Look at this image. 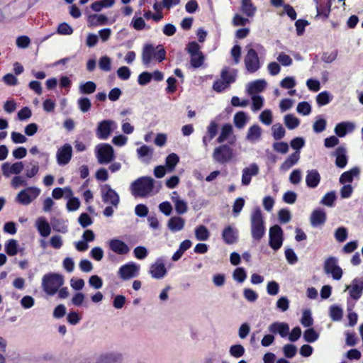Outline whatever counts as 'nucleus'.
Masks as SVG:
<instances>
[{
    "mask_svg": "<svg viewBox=\"0 0 363 363\" xmlns=\"http://www.w3.org/2000/svg\"><path fill=\"white\" fill-rule=\"evenodd\" d=\"M63 284V277L57 274H45L42 279L43 289L48 295H54Z\"/></svg>",
    "mask_w": 363,
    "mask_h": 363,
    "instance_id": "7ed1b4c3",
    "label": "nucleus"
},
{
    "mask_svg": "<svg viewBox=\"0 0 363 363\" xmlns=\"http://www.w3.org/2000/svg\"><path fill=\"white\" fill-rule=\"evenodd\" d=\"M116 128V121L110 119L103 120L97 124L96 135L100 140H106Z\"/></svg>",
    "mask_w": 363,
    "mask_h": 363,
    "instance_id": "6e6552de",
    "label": "nucleus"
},
{
    "mask_svg": "<svg viewBox=\"0 0 363 363\" xmlns=\"http://www.w3.org/2000/svg\"><path fill=\"white\" fill-rule=\"evenodd\" d=\"M66 199L67 200L66 208L68 211H76L79 208L81 202L77 197L74 196L72 190L71 191V195H68Z\"/></svg>",
    "mask_w": 363,
    "mask_h": 363,
    "instance_id": "c9c22d12",
    "label": "nucleus"
},
{
    "mask_svg": "<svg viewBox=\"0 0 363 363\" xmlns=\"http://www.w3.org/2000/svg\"><path fill=\"white\" fill-rule=\"evenodd\" d=\"M245 351L244 347L241 345H233L229 350L230 354L235 358L241 357L244 354Z\"/></svg>",
    "mask_w": 363,
    "mask_h": 363,
    "instance_id": "4d7b16f0",
    "label": "nucleus"
},
{
    "mask_svg": "<svg viewBox=\"0 0 363 363\" xmlns=\"http://www.w3.org/2000/svg\"><path fill=\"white\" fill-rule=\"evenodd\" d=\"M223 238L226 243L232 244L237 240L238 232L236 229L228 226L223 230Z\"/></svg>",
    "mask_w": 363,
    "mask_h": 363,
    "instance_id": "e433bc0d",
    "label": "nucleus"
},
{
    "mask_svg": "<svg viewBox=\"0 0 363 363\" xmlns=\"http://www.w3.org/2000/svg\"><path fill=\"white\" fill-rule=\"evenodd\" d=\"M326 127V121L321 117H318L313 125V129L315 133L323 132Z\"/></svg>",
    "mask_w": 363,
    "mask_h": 363,
    "instance_id": "774afa93",
    "label": "nucleus"
},
{
    "mask_svg": "<svg viewBox=\"0 0 363 363\" xmlns=\"http://www.w3.org/2000/svg\"><path fill=\"white\" fill-rule=\"evenodd\" d=\"M165 58V50L162 46L155 48L150 44L145 45L142 52V61L145 66H149L154 60L162 62Z\"/></svg>",
    "mask_w": 363,
    "mask_h": 363,
    "instance_id": "f257e3e1",
    "label": "nucleus"
},
{
    "mask_svg": "<svg viewBox=\"0 0 363 363\" xmlns=\"http://www.w3.org/2000/svg\"><path fill=\"white\" fill-rule=\"evenodd\" d=\"M185 225V220L180 216H172L167 222V228L173 233L181 231Z\"/></svg>",
    "mask_w": 363,
    "mask_h": 363,
    "instance_id": "393cba45",
    "label": "nucleus"
},
{
    "mask_svg": "<svg viewBox=\"0 0 363 363\" xmlns=\"http://www.w3.org/2000/svg\"><path fill=\"white\" fill-rule=\"evenodd\" d=\"M300 158L299 152H296L290 155L287 159L281 164L280 169L285 172L289 170L292 166L296 164Z\"/></svg>",
    "mask_w": 363,
    "mask_h": 363,
    "instance_id": "f704fd0d",
    "label": "nucleus"
},
{
    "mask_svg": "<svg viewBox=\"0 0 363 363\" xmlns=\"http://www.w3.org/2000/svg\"><path fill=\"white\" fill-rule=\"evenodd\" d=\"M259 173V167L256 163H251L242 169L241 184L243 186H248L253 177Z\"/></svg>",
    "mask_w": 363,
    "mask_h": 363,
    "instance_id": "2eb2a0df",
    "label": "nucleus"
},
{
    "mask_svg": "<svg viewBox=\"0 0 363 363\" xmlns=\"http://www.w3.org/2000/svg\"><path fill=\"white\" fill-rule=\"evenodd\" d=\"M40 193L41 190L38 187H28L17 194L16 201L21 205L28 206L35 200Z\"/></svg>",
    "mask_w": 363,
    "mask_h": 363,
    "instance_id": "0eeeda50",
    "label": "nucleus"
},
{
    "mask_svg": "<svg viewBox=\"0 0 363 363\" xmlns=\"http://www.w3.org/2000/svg\"><path fill=\"white\" fill-rule=\"evenodd\" d=\"M311 223L313 227L323 225L326 220L325 212L322 210H315L310 218Z\"/></svg>",
    "mask_w": 363,
    "mask_h": 363,
    "instance_id": "c756f323",
    "label": "nucleus"
},
{
    "mask_svg": "<svg viewBox=\"0 0 363 363\" xmlns=\"http://www.w3.org/2000/svg\"><path fill=\"white\" fill-rule=\"evenodd\" d=\"M360 169L357 167H352L348 171L343 172L339 179L340 183L345 184L347 183H351L354 179L357 178L359 176Z\"/></svg>",
    "mask_w": 363,
    "mask_h": 363,
    "instance_id": "a878e982",
    "label": "nucleus"
},
{
    "mask_svg": "<svg viewBox=\"0 0 363 363\" xmlns=\"http://www.w3.org/2000/svg\"><path fill=\"white\" fill-rule=\"evenodd\" d=\"M319 338V334L312 328L306 330L303 333V339L307 342H314Z\"/></svg>",
    "mask_w": 363,
    "mask_h": 363,
    "instance_id": "8fccbe9b",
    "label": "nucleus"
},
{
    "mask_svg": "<svg viewBox=\"0 0 363 363\" xmlns=\"http://www.w3.org/2000/svg\"><path fill=\"white\" fill-rule=\"evenodd\" d=\"M320 180V176L317 170L313 169L307 172V175L306 177V183L308 187H316L318 185Z\"/></svg>",
    "mask_w": 363,
    "mask_h": 363,
    "instance_id": "2f4dec72",
    "label": "nucleus"
},
{
    "mask_svg": "<svg viewBox=\"0 0 363 363\" xmlns=\"http://www.w3.org/2000/svg\"><path fill=\"white\" fill-rule=\"evenodd\" d=\"M149 274L155 279H162L167 275V269L161 258L157 259L155 262L150 264Z\"/></svg>",
    "mask_w": 363,
    "mask_h": 363,
    "instance_id": "4468645a",
    "label": "nucleus"
},
{
    "mask_svg": "<svg viewBox=\"0 0 363 363\" xmlns=\"http://www.w3.org/2000/svg\"><path fill=\"white\" fill-rule=\"evenodd\" d=\"M116 0H99L93 2L90 7L93 11L99 12L105 8H111L115 4Z\"/></svg>",
    "mask_w": 363,
    "mask_h": 363,
    "instance_id": "72a5a7b5",
    "label": "nucleus"
},
{
    "mask_svg": "<svg viewBox=\"0 0 363 363\" xmlns=\"http://www.w3.org/2000/svg\"><path fill=\"white\" fill-rule=\"evenodd\" d=\"M284 123L289 130H294L300 125V120L293 114H286L284 117Z\"/></svg>",
    "mask_w": 363,
    "mask_h": 363,
    "instance_id": "a19ab883",
    "label": "nucleus"
},
{
    "mask_svg": "<svg viewBox=\"0 0 363 363\" xmlns=\"http://www.w3.org/2000/svg\"><path fill=\"white\" fill-rule=\"evenodd\" d=\"M5 252L9 256H14L18 252V243L14 239L9 240L4 245Z\"/></svg>",
    "mask_w": 363,
    "mask_h": 363,
    "instance_id": "ea45409f",
    "label": "nucleus"
},
{
    "mask_svg": "<svg viewBox=\"0 0 363 363\" xmlns=\"http://www.w3.org/2000/svg\"><path fill=\"white\" fill-rule=\"evenodd\" d=\"M89 26H104L108 24V18L104 14H90L87 16Z\"/></svg>",
    "mask_w": 363,
    "mask_h": 363,
    "instance_id": "cd10ccee",
    "label": "nucleus"
},
{
    "mask_svg": "<svg viewBox=\"0 0 363 363\" xmlns=\"http://www.w3.org/2000/svg\"><path fill=\"white\" fill-rule=\"evenodd\" d=\"M301 323L304 327H310L313 323L311 311L309 309H306L303 311L301 318Z\"/></svg>",
    "mask_w": 363,
    "mask_h": 363,
    "instance_id": "09e8293b",
    "label": "nucleus"
},
{
    "mask_svg": "<svg viewBox=\"0 0 363 363\" xmlns=\"http://www.w3.org/2000/svg\"><path fill=\"white\" fill-rule=\"evenodd\" d=\"M337 55L338 51L337 50H328L323 54L321 59L325 63H332L337 59Z\"/></svg>",
    "mask_w": 363,
    "mask_h": 363,
    "instance_id": "6e6d98bb",
    "label": "nucleus"
},
{
    "mask_svg": "<svg viewBox=\"0 0 363 363\" xmlns=\"http://www.w3.org/2000/svg\"><path fill=\"white\" fill-rule=\"evenodd\" d=\"M241 9L247 16L252 17L254 16L256 8L252 5L250 0H242Z\"/></svg>",
    "mask_w": 363,
    "mask_h": 363,
    "instance_id": "de8ad7c7",
    "label": "nucleus"
},
{
    "mask_svg": "<svg viewBox=\"0 0 363 363\" xmlns=\"http://www.w3.org/2000/svg\"><path fill=\"white\" fill-rule=\"evenodd\" d=\"M311 106L306 101L298 103L296 107V111L303 116H308L311 112Z\"/></svg>",
    "mask_w": 363,
    "mask_h": 363,
    "instance_id": "5fc2aeb1",
    "label": "nucleus"
},
{
    "mask_svg": "<svg viewBox=\"0 0 363 363\" xmlns=\"http://www.w3.org/2000/svg\"><path fill=\"white\" fill-rule=\"evenodd\" d=\"M204 61V56L201 53L191 55V65L194 68L200 67Z\"/></svg>",
    "mask_w": 363,
    "mask_h": 363,
    "instance_id": "e2e57ef3",
    "label": "nucleus"
},
{
    "mask_svg": "<svg viewBox=\"0 0 363 363\" xmlns=\"http://www.w3.org/2000/svg\"><path fill=\"white\" fill-rule=\"evenodd\" d=\"M35 227L40 235L43 238L48 237L51 233V227L44 217H40L36 220Z\"/></svg>",
    "mask_w": 363,
    "mask_h": 363,
    "instance_id": "bb28decb",
    "label": "nucleus"
},
{
    "mask_svg": "<svg viewBox=\"0 0 363 363\" xmlns=\"http://www.w3.org/2000/svg\"><path fill=\"white\" fill-rule=\"evenodd\" d=\"M333 155L335 157V165L341 169L345 167L347 164L346 148L342 146L338 147L333 152Z\"/></svg>",
    "mask_w": 363,
    "mask_h": 363,
    "instance_id": "b1692460",
    "label": "nucleus"
},
{
    "mask_svg": "<svg viewBox=\"0 0 363 363\" xmlns=\"http://www.w3.org/2000/svg\"><path fill=\"white\" fill-rule=\"evenodd\" d=\"M101 197L105 203L112 205L115 208L118 206L120 199L118 194L110 185L104 184L101 187Z\"/></svg>",
    "mask_w": 363,
    "mask_h": 363,
    "instance_id": "f8f14e48",
    "label": "nucleus"
},
{
    "mask_svg": "<svg viewBox=\"0 0 363 363\" xmlns=\"http://www.w3.org/2000/svg\"><path fill=\"white\" fill-rule=\"evenodd\" d=\"M140 266L135 262H128L121 266L118 274L123 280H129L138 276Z\"/></svg>",
    "mask_w": 363,
    "mask_h": 363,
    "instance_id": "9d476101",
    "label": "nucleus"
},
{
    "mask_svg": "<svg viewBox=\"0 0 363 363\" xmlns=\"http://www.w3.org/2000/svg\"><path fill=\"white\" fill-rule=\"evenodd\" d=\"M108 247L114 253L120 255H126L129 252L128 245L118 238H113L108 241Z\"/></svg>",
    "mask_w": 363,
    "mask_h": 363,
    "instance_id": "aec40b11",
    "label": "nucleus"
},
{
    "mask_svg": "<svg viewBox=\"0 0 363 363\" xmlns=\"http://www.w3.org/2000/svg\"><path fill=\"white\" fill-rule=\"evenodd\" d=\"M332 95L327 91H322L316 96V102L319 106L328 104L332 100Z\"/></svg>",
    "mask_w": 363,
    "mask_h": 363,
    "instance_id": "a18cd8bd",
    "label": "nucleus"
},
{
    "mask_svg": "<svg viewBox=\"0 0 363 363\" xmlns=\"http://www.w3.org/2000/svg\"><path fill=\"white\" fill-rule=\"evenodd\" d=\"M297 352V348L292 344H286L283 347V353L287 358L294 357Z\"/></svg>",
    "mask_w": 363,
    "mask_h": 363,
    "instance_id": "338daca9",
    "label": "nucleus"
},
{
    "mask_svg": "<svg viewBox=\"0 0 363 363\" xmlns=\"http://www.w3.org/2000/svg\"><path fill=\"white\" fill-rule=\"evenodd\" d=\"M24 165L22 162L14 163L4 162L1 164L3 174L6 177H9L12 174H18L23 169Z\"/></svg>",
    "mask_w": 363,
    "mask_h": 363,
    "instance_id": "a211bd4d",
    "label": "nucleus"
},
{
    "mask_svg": "<svg viewBox=\"0 0 363 363\" xmlns=\"http://www.w3.org/2000/svg\"><path fill=\"white\" fill-rule=\"evenodd\" d=\"M77 104L79 110L86 113L91 108V104L90 100L87 97H81L77 100Z\"/></svg>",
    "mask_w": 363,
    "mask_h": 363,
    "instance_id": "bf43d9fd",
    "label": "nucleus"
},
{
    "mask_svg": "<svg viewBox=\"0 0 363 363\" xmlns=\"http://www.w3.org/2000/svg\"><path fill=\"white\" fill-rule=\"evenodd\" d=\"M153 179L143 177L134 181L130 185V191L134 196L144 197L150 194L153 189Z\"/></svg>",
    "mask_w": 363,
    "mask_h": 363,
    "instance_id": "f03ea898",
    "label": "nucleus"
},
{
    "mask_svg": "<svg viewBox=\"0 0 363 363\" xmlns=\"http://www.w3.org/2000/svg\"><path fill=\"white\" fill-rule=\"evenodd\" d=\"M96 89V85L94 82L89 81L81 83L79 86V91L81 94H91Z\"/></svg>",
    "mask_w": 363,
    "mask_h": 363,
    "instance_id": "37998d69",
    "label": "nucleus"
},
{
    "mask_svg": "<svg viewBox=\"0 0 363 363\" xmlns=\"http://www.w3.org/2000/svg\"><path fill=\"white\" fill-rule=\"evenodd\" d=\"M251 231L254 239H261L265 233L264 220L260 209L256 208L251 215Z\"/></svg>",
    "mask_w": 363,
    "mask_h": 363,
    "instance_id": "20e7f679",
    "label": "nucleus"
},
{
    "mask_svg": "<svg viewBox=\"0 0 363 363\" xmlns=\"http://www.w3.org/2000/svg\"><path fill=\"white\" fill-rule=\"evenodd\" d=\"M228 74V70H223L221 73V79L216 81L213 84V88L215 91L220 92L228 87L230 84L235 81V75L229 74V79H227Z\"/></svg>",
    "mask_w": 363,
    "mask_h": 363,
    "instance_id": "6ab92c4d",
    "label": "nucleus"
},
{
    "mask_svg": "<svg viewBox=\"0 0 363 363\" xmlns=\"http://www.w3.org/2000/svg\"><path fill=\"white\" fill-rule=\"evenodd\" d=\"M95 155L99 164H108L115 158L113 147L108 143H101L95 147Z\"/></svg>",
    "mask_w": 363,
    "mask_h": 363,
    "instance_id": "39448f33",
    "label": "nucleus"
},
{
    "mask_svg": "<svg viewBox=\"0 0 363 363\" xmlns=\"http://www.w3.org/2000/svg\"><path fill=\"white\" fill-rule=\"evenodd\" d=\"M170 199L174 203L176 212L179 215H182L187 212V202L183 199L177 191L172 192L170 194Z\"/></svg>",
    "mask_w": 363,
    "mask_h": 363,
    "instance_id": "412c9836",
    "label": "nucleus"
},
{
    "mask_svg": "<svg viewBox=\"0 0 363 363\" xmlns=\"http://www.w3.org/2000/svg\"><path fill=\"white\" fill-rule=\"evenodd\" d=\"M355 124L351 121H344L337 123L334 129L335 133L340 138L345 137L347 133L353 132Z\"/></svg>",
    "mask_w": 363,
    "mask_h": 363,
    "instance_id": "4be33fe9",
    "label": "nucleus"
},
{
    "mask_svg": "<svg viewBox=\"0 0 363 363\" xmlns=\"http://www.w3.org/2000/svg\"><path fill=\"white\" fill-rule=\"evenodd\" d=\"M233 279L238 283H243L247 278V273L244 268L238 267L233 272Z\"/></svg>",
    "mask_w": 363,
    "mask_h": 363,
    "instance_id": "3c124183",
    "label": "nucleus"
},
{
    "mask_svg": "<svg viewBox=\"0 0 363 363\" xmlns=\"http://www.w3.org/2000/svg\"><path fill=\"white\" fill-rule=\"evenodd\" d=\"M179 162V156L175 153L169 154L165 159V167L168 172H172Z\"/></svg>",
    "mask_w": 363,
    "mask_h": 363,
    "instance_id": "58836bf2",
    "label": "nucleus"
},
{
    "mask_svg": "<svg viewBox=\"0 0 363 363\" xmlns=\"http://www.w3.org/2000/svg\"><path fill=\"white\" fill-rule=\"evenodd\" d=\"M133 28L137 30H141L146 28V23L142 17L134 16L130 23Z\"/></svg>",
    "mask_w": 363,
    "mask_h": 363,
    "instance_id": "680f3d73",
    "label": "nucleus"
},
{
    "mask_svg": "<svg viewBox=\"0 0 363 363\" xmlns=\"http://www.w3.org/2000/svg\"><path fill=\"white\" fill-rule=\"evenodd\" d=\"M262 128L258 125L250 126L246 135V140L250 143H255L261 140Z\"/></svg>",
    "mask_w": 363,
    "mask_h": 363,
    "instance_id": "c85d7f7f",
    "label": "nucleus"
},
{
    "mask_svg": "<svg viewBox=\"0 0 363 363\" xmlns=\"http://www.w3.org/2000/svg\"><path fill=\"white\" fill-rule=\"evenodd\" d=\"M117 76L122 80H128L131 75V71L129 67L122 66L117 69Z\"/></svg>",
    "mask_w": 363,
    "mask_h": 363,
    "instance_id": "0e129e2a",
    "label": "nucleus"
},
{
    "mask_svg": "<svg viewBox=\"0 0 363 363\" xmlns=\"http://www.w3.org/2000/svg\"><path fill=\"white\" fill-rule=\"evenodd\" d=\"M71 191L72 189L68 186L65 188L57 187L53 189L52 191V196L55 199H60L63 196L66 199L68 195H71Z\"/></svg>",
    "mask_w": 363,
    "mask_h": 363,
    "instance_id": "c03bdc74",
    "label": "nucleus"
},
{
    "mask_svg": "<svg viewBox=\"0 0 363 363\" xmlns=\"http://www.w3.org/2000/svg\"><path fill=\"white\" fill-rule=\"evenodd\" d=\"M249 117L243 111L236 113L233 117V123L238 128H242L248 122Z\"/></svg>",
    "mask_w": 363,
    "mask_h": 363,
    "instance_id": "4c0bfd02",
    "label": "nucleus"
},
{
    "mask_svg": "<svg viewBox=\"0 0 363 363\" xmlns=\"http://www.w3.org/2000/svg\"><path fill=\"white\" fill-rule=\"evenodd\" d=\"M233 134V127L230 124H224L221 128L220 133L217 138L219 143H222L227 140Z\"/></svg>",
    "mask_w": 363,
    "mask_h": 363,
    "instance_id": "79ce46f5",
    "label": "nucleus"
},
{
    "mask_svg": "<svg viewBox=\"0 0 363 363\" xmlns=\"http://www.w3.org/2000/svg\"><path fill=\"white\" fill-rule=\"evenodd\" d=\"M269 246L274 250H279L283 244V230L277 225H275L269 228Z\"/></svg>",
    "mask_w": 363,
    "mask_h": 363,
    "instance_id": "9b49d317",
    "label": "nucleus"
},
{
    "mask_svg": "<svg viewBox=\"0 0 363 363\" xmlns=\"http://www.w3.org/2000/svg\"><path fill=\"white\" fill-rule=\"evenodd\" d=\"M324 271L325 274L332 276L334 280H340L343 274L342 268L338 265V261L336 257H330L324 262Z\"/></svg>",
    "mask_w": 363,
    "mask_h": 363,
    "instance_id": "1a4fd4ad",
    "label": "nucleus"
},
{
    "mask_svg": "<svg viewBox=\"0 0 363 363\" xmlns=\"http://www.w3.org/2000/svg\"><path fill=\"white\" fill-rule=\"evenodd\" d=\"M111 59L108 56H103L99 59V68L105 72H109L111 69Z\"/></svg>",
    "mask_w": 363,
    "mask_h": 363,
    "instance_id": "052dcab7",
    "label": "nucleus"
},
{
    "mask_svg": "<svg viewBox=\"0 0 363 363\" xmlns=\"http://www.w3.org/2000/svg\"><path fill=\"white\" fill-rule=\"evenodd\" d=\"M72 156V147L69 144H65L59 147L56 152L57 162L60 165L69 163Z\"/></svg>",
    "mask_w": 363,
    "mask_h": 363,
    "instance_id": "dca6fc26",
    "label": "nucleus"
},
{
    "mask_svg": "<svg viewBox=\"0 0 363 363\" xmlns=\"http://www.w3.org/2000/svg\"><path fill=\"white\" fill-rule=\"evenodd\" d=\"M343 315V311L341 308L337 306H333L330 308V316L334 321L340 320Z\"/></svg>",
    "mask_w": 363,
    "mask_h": 363,
    "instance_id": "13d9d810",
    "label": "nucleus"
},
{
    "mask_svg": "<svg viewBox=\"0 0 363 363\" xmlns=\"http://www.w3.org/2000/svg\"><path fill=\"white\" fill-rule=\"evenodd\" d=\"M153 149L143 145L137 149L138 157L143 162H148L152 159Z\"/></svg>",
    "mask_w": 363,
    "mask_h": 363,
    "instance_id": "473e14b6",
    "label": "nucleus"
},
{
    "mask_svg": "<svg viewBox=\"0 0 363 363\" xmlns=\"http://www.w3.org/2000/svg\"><path fill=\"white\" fill-rule=\"evenodd\" d=\"M272 135L274 139L279 140L284 137L285 130L280 123H276L272 127Z\"/></svg>",
    "mask_w": 363,
    "mask_h": 363,
    "instance_id": "864d4df0",
    "label": "nucleus"
},
{
    "mask_svg": "<svg viewBox=\"0 0 363 363\" xmlns=\"http://www.w3.org/2000/svg\"><path fill=\"white\" fill-rule=\"evenodd\" d=\"M195 236L198 240L205 241L209 238L210 233L204 225H199L195 229Z\"/></svg>",
    "mask_w": 363,
    "mask_h": 363,
    "instance_id": "49530a36",
    "label": "nucleus"
},
{
    "mask_svg": "<svg viewBox=\"0 0 363 363\" xmlns=\"http://www.w3.org/2000/svg\"><path fill=\"white\" fill-rule=\"evenodd\" d=\"M212 157L215 162L225 164L232 161L235 155L231 147L226 145H222L214 149Z\"/></svg>",
    "mask_w": 363,
    "mask_h": 363,
    "instance_id": "423d86ee",
    "label": "nucleus"
},
{
    "mask_svg": "<svg viewBox=\"0 0 363 363\" xmlns=\"http://www.w3.org/2000/svg\"><path fill=\"white\" fill-rule=\"evenodd\" d=\"M296 85V82L294 77H286L280 82V86L286 89H293Z\"/></svg>",
    "mask_w": 363,
    "mask_h": 363,
    "instance_id": "69168bd1",
    "label": "nucleus"
},
{
    "mask_svg": "<svg viewBox=\"0 0 363 363\" xmlns=\"http://www.w3.org/2000/svg\"><path fill=\"white\" fill-rule=\"evenodd\" d=\"M267 86V82L264 79H257L247 84V90L251 95L262 91Z\"/></svg>",
    "mask_w": 363,
    "mask_h": 363,
    "instance_id": "7c9ffc66",
    "label": "nucleus"
},
{
    "mask_svg": "<svg viewBox=\"0 0 363 363\" xmlns=\"http://www.w3.org/2000/svg\"><path fill=\"white\" fill-rule=\"evenodd\" d=\"M269 331L274 334H279L281 337L289 335V325L284 322H274L269 326Z\"/></svg>",
    "mask_w": 363,
    "mask_h": 363,
    "instance_id": "5701e85b",
    "label": "nucleus"
},
{
    "mask_svg": "<svg viewBox=\"0 0 363 363\" xmlns=\"http://www.w3.org/2000/svg\"><path fill=\"white\" fill-rule=\"evenodd\" d=\"M247 48L248 51L245 57V64L247 70L252 73L259 69L260 63L255 50L250 48V45H248Z\"/></svg>",
    "mask_w": 363,
    "mask_h": 363,
    "instance_id": "ddd939ff",
    "label": "nucleus"
},
{
    "mask_svg": "<svg viewBox=\"0 0 363 363\" xmlns=\"http://www.w3.org/2000/svg\"><path fill=\"white\" fill-rule=\"evenodd\" d=\"M345 291H348L352 298L359 299L363 291V280L359 278L354 279L350 285L346 286Z\"/></svg>",
    "mask_w": 363,
    "mask_h": 363,
    "instance_id": "f3484780",
    "label": "nucleus"
},
{
    "mask_svg": "<svg viewBox=\"0 0 363 363\" xmlns=\"http://www.w3.org/2000/svg\"><path fill=\"white\" fill-rule=\"evenodd\" d=\"M335 240L339 242H343L348 237V231L345 227H339L334 233Z\"/></svg>",
    "mask_w": 363,
    "mask_h": 363,
    "instance_id": "603ef678",
    "label": "nucleus"
}]
</instances>
